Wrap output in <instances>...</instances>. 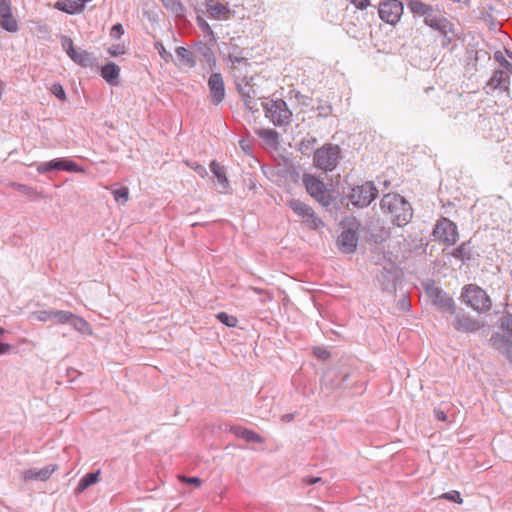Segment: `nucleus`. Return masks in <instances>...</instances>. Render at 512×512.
<instances>
[{"mask_svg": "<svg viewBox=\"0 0 512 512\" xmlns=\"http://www.w3.org/2000/svg\"><path fill=\"white\" fill-rule=\"evenodd\" d=\"M381 210L391 217V221L401 227L412 218L411 205L399 194L388 193L380 201Z\"/></svg>", "mask_w": 512, "mask_h": 512, "instance_id": "f257e3e1", "label": "nucleus"}, {"mask_svg": "<svg viewBox=\"0 0 512 512\" xmlns=\"http://www.w3.org/2000/svg\"><path fill=\"white\" fill-rule=\"evenodd\" d=\"M265 117L276 127L288 126L292 121V112L283 99H271L262 103Z\"/></svg>", "mask_w": 512, "mask_h": 512, "instance_id": "f03ea898", "label": "nucleus"}, {"mask_svg": "<svg viewBox=\"0 0 512 512\" xmlns=\"http://www.w3.org/2000/svg\"><path fill=\"white\" fill-rule=\"evenodd\" d=\"M342 225V232L337 240L338 247L344 253H352L357 247L360 224L355 218H347Z\"/></svg>", "mask_w": 512, "mask_h": 512, "instance_id": "7ed1b4c3", "label": "nucleus"}, {"mask_svg": "<svg viewBox=\"0 0 512 512\" xmlns=\"http://www.w3.org/2000/svg\"><path fill=\"white\" fill-rule=\"evenodd\" d=\"M339 158V147L333 144H325L314 152L313 163L317 168L328 172L336 168Z\"/></svg>", "mask_w": 512, "mask_h": 512, "instance_id": "20e7f679", "label": "nucleus"}, {"mask_svg": "<svg viewBox=\"0 0 512 512\" xmlns=\"http://www.w3.org/2000/svg\"><path fill=\"white\" fill-rule=\"evenodd\" d=\"M463 301L478 312H486L491 308V299L487 293L476 285H467L462 292Z\"/></svg>", "mask_w": 512, "mask_h": 512, "instance_id": "39448f33", "label": "nucleus"}, {"mask_svg": "<svg viewBox=\"0 0 512 512\" xmlns=\"http://www.w3.org/2000/svg\"><path fill=\"white\" fill-rule=\"evenodd\" d=\"M378 194V190L373 182H364L361 185L354 186L349 194L350 202L356 207H367Z\"/></svg>", "mask_w": 512, "mask_h": 512, "instance_id": "423d86ee", "label": "nucleus"}, {"mask_svg": "<svg viewBox=\"0 0 512 512\" xmlns=\"http://www.w3.org/2000/svg\"><path fill=\"white\" fill-rule=\"evenodd\" d=\"M303 184L309 195L315 198L321 205L328 206L331 202V197L326 190L325 184L311 174L303 175Z\"/></svg>", "mask_w": 512, "mask_h": 512, "instance_id": "0eeeda50", "label": "nucleus"}, {"mask_svg": "<svg viewBox=\"0 0 512 512\" xmlns=\"http://www.w3.org/2000/svg\"><path fill=\"white\" fill-rule=\"evenodd\" d=\"M289 208L303 221L313 229H318L324 225L323 221L316 216L313 209L299 199H291L288 201Z\"/></svg>", "mask_w": 512, "mask_h": 512, "instance_id": "6e6552de", "label": "nucleus"}, {"mask_svg": "<svg viewBox=\"0 0 512 512\" xmlns=\"http://www.w3.org/2000/svg\"><path fill=\"white\" fill-rule=\"evenodd\" d=\"M403 3L399 0H385L379 4V17L390 25H396L403 15Z\"/></svg>", "mask_w": 512, "mask_h": 512, "instance_id": "1a4fd4ad", "label": "nucleus"}, {"mask_svg": "<svg viewBox=\"0 0 512 512\" xmlns=\"http://www.w3.org/2000/svg\"><path fill=\"white\" fill-rule=\"evenodd\" d=\"M245 73L246 72H243L242 74H235L237 79V89L242 99L244 100L246 108L252 112H255L258 111V105L255 100L256 91Z\"/></svg>", "mask_w": 512, "mask_h": 512, "instance_id": "9d476101", "label": "nucleus"}, {"mask_svg": "<svg viewBox=\"0 0 512 512\" xmlns=\"http://www.w3.org/2000/svg\"><path fill=\"white\" fill-rule=\"evenodd\" d=\"M434 237L447 245H453L458 239V232L455 223L447 218L437 222L433 230Z\"/></svg>", "mask_w": 512, "mask_h": 512, "instance_id": "9b49d317", "label": "nucleus"}, {"mask_svg": "<svg viewBox=\"0 0 512 512\" xmlns=\"http://www.w3.org/2000/svg\"><path fill=\"white\" fill-rule=\"evenodd\" d=\"M424 23L427 26L431 27L432 29L439 31L444 36V38L447 40V42L451 41L449 34L454 33L453 25L439 11H436L433 8L432 11L429 14H427V16L425 17Z\"/></svg>", "mask_w": 512, "mask_h": 512, "instance_id": "f8f14e48", "label": "nucleus"}, {"mask_svg": "<svg viewBox=\"0 0 512 512\" xmlns=\"http://www.w3.org/2000/svg\"><path fill=\"white\" fill-rule=\"evenodd\" d=\"M425 291L431 302L439 309L453 313L455 311V304L453 299L445 293L441 288L434 284H427Z\"/></svg>", "mask_w": 512, "mask_h": 512, "instance_id": "ddd939ff", "label": "nucleus"}, {"mask_svg": "<svg viewBox=\"0 0 512 512\" xmlns=\"http://www.w3.org/2000/svg\"><path fill=\"white\" fill-rule=\"evenodd\" d=\"M52 170H65L68 172H83V169L80 168L75 162L63 158L54 159L49 162L41 163L37 167V171L39 173H47Z\"/></svg>", "mask_w": 512, "mask_h": 512, "instance_id": "4468645a", "label": "nucleus"}, {"mask_svg": "<svg viewBox=\"0 0 512 512\" xmlns=\"http://www.w3.org/2000/svg\"><path fill=\"white\" fill-rule=\"evenodd\" d=\"M211 102L215 105L221 103L225 97V85L220 73H212L208 80Z\"/></svg>", "mask_w": 512, "mask_h": 512, "instance_id": "2eb2a0df", "label": "nucleus"}, {"mask_svg": "<svg viewBox=\"0 0 512 512\" xmlns=\"http://www.w3.org/2000/svg\"><path fill=\"white\" fill-rule=\"evenodd\" d=\"M56 464H49L43 468H31L23 471L22 478L24 481H46L57 470Z\"/></svg>", "mask_w": 512, "mask_h": 512, "instance_id": "dca6fc26", "label": "nucleus"}, {"mask_svg": "<svg viewBox=\"0 0 512 512\" xmlns=\"http://www.w3.org/2000/svg\"><path fill=\"white\" fill-rule=\"evenodd\" d=\"M512 336L505 337L498 333L492 335L490 342L492 346L512 361Z\"/></svg>", "mask_w": 512, "mask_h": 512, "instance_id": "f3484780", "label": "nucleus"}, {"mask_svg": "<svg viewBox=\"0 0 512 512\" xmlns=\"http://www.w3.org/2000/svg\"><path fill=\"white\" fill-rule=\"evenodd\" d=\"M508 85V75L502 70H496L486 85L487 93H492L497 89L507 91Z\"/></svg>", "mask_w": 512, "mask_h": 512, "instance_id": "a211bd4d", "label": "nucleus"}, {"mask_svg": "<svg viewBox=\"0 0 512 512\" xmlns=\"http://www.w3.org/2000/svg\"><path fill=\"white\" fill-rule=\"evenodd\" d=\"M483 324L478 320L468 317L464 314H457L455 317L454 327L462 332H475L479 330Z\"/></svg>", "mask_w": 512, "mask_h": 512, "instance_id": "6ab92c4d", "label": "nucleus"}, {"mask_svg": "<svg viewBox=\"0 0 512 512\" xmlns=\"http://www.w3.org/2000/svg\"><path fill=\"white\" fill-rule=\"evenodd\" d=\"M231 431L235 436L244 439L246 442L252 443H263L264 439L252 430H248L243 427H233Z\"/></svg>", "mask_w": 512, "mask_h": 512, "instance_id": "aec40b11", "label": "nucleus"}, {"mask_svg": "<svg viewBox=\"0 0 512 512\" xmlns=\"http://www.w3.org/2000/svg\"><path fill=\"white\" fill-rule=\"evenodd\" d=\"M228 59L232 64L235 74H242L243 72H246L250 65L248 60L242 56V54L234 55V52H229Z\"/></svg>", "mask_w": 512, "mask_h": 512, "instance_id": "412c9836", "label": "nucleus"}, {"mask_svg": "<svg viewBox=\"0 0 512 512\" xmlns=\"http://www.w3.org/2000/svg\"><path fill=\"white\" fill-rule=\"evenodd\" d=\"M100 471L87 473L85 474L79 481L77 487L75 488V493L80 494L85 491L91 485L96 484L99 481Z\"/></svg>", "mask_w": 512, "mask_h": 512, "instance_id": "4be33fe9", "label": "nucleus"}, {"mask_svg": "<svg viewBox=\"0 0 512 512\" xmlns=\"http://www.w3.org/2000/svg\"><path fill=\"white\" fill-rule=\"evenodd\" d=\"M256 134L265 141L266 144L276 147L279 143V133L271 128L257 129Z\"/></svg>", "mask_w": 512, "mask_h": 512, "instance_id": "5701e85b", "label": "nucleus"}, {"mask_svg": "<svg viewBox=\"0 0 512 512\" xmlns=\"http://www.w3.org/2000/svg\"><path fill=\"white\" fill-rule=\"evenodd\" d=\"M407 7L415 16H422L424 18L433 9L432 6L425 4L421 0H410L407 3Z\"/></svg>", "mask_w": 512, "mask_h": 512, "instance_id": "b1692460", "label": "nucleus"}, {"mask_svg": "<svg viewBox=\"0 0 512 512\" xmlns=\"http://www.w3.org/2000/svg\"><path fill=\"white\" fill-rule=\"evenodd\" d=\"M119 73V67L112 62L107 63L101 69V76L112 85L116 84V80L119 77Z\"/></svg>", "mask_w": 512, "mask_h": 512, "instance_id": "393cba45", "label": "nucleus"}, {"mask_svg": "<svg viewBox=\"0 0 512 512\" xmlns=\"http://www.w3.org/2000/svg\"><path fill=\"white\" fill-rule=\"evenodd\" d=\"M69 325L82 334L92 335L93 333L91 325L78 315L73 314Z\"/></svg>", "mask_w": 512, "mask_h": 512, "instance_id": "a878e982", "label": "nucleus"}, {"mask_svg": "<svg viewBox=\"0 0 512 512\" xmlns=\"http://www.w3.org/2000/svg\"><path fill=\"white\" fill-rule=\"evenodd\" d=\"M69 57L72 61H74L76 64L82 67H88L92 64L91 55L87 51L82 49H76L74 53L69 55Z\"/></svg>", "mask_w": 512, "mask_h": 512, "instance_id": "bb28decb", "label": "nucleus"}, {"mask_svg": "<svg viewBox=\"0 0 512 512\" xmlns=\"http://www.w3.org/2000/svg\"><path fill=\"white\" fill-rule=\"evenodd\" d=\"M175 52L177 57L181 61V64L189 68H193L196 65L193 53L185 47H177Z\"/></svg>", "mask_w": 512, "mask_h": 512, "instance_id": "cd10ccee", "label": "nucleus"}, {"mask_svg": "<svg viewBox=\"0 0 512 512\" xmlns=\"http://www.w3.org/2000/svg\"><path fill=\"white\" fill-rule=\"evenodd\" d=\"M163 6L176 17H183L185 8L180 0H161Z\"/></svg>", "mask_w": 512, "mask_h": 512, "instance_id": "c85d7f7f", "label": "nucleus"}, {"mask_svg": "<svg viewBox=\"0 0 512 512\" xmlns=\"http://www.w3.org/2000/svg\"><path fill=\"white\" fill-rule=\"evenodd\" d=\"M0 26L10 33H15L19 30L18 22L13 14L0 16Z\"/></svg>", "mask_w": 512, "mask_h": 512, "instance_id": "c756f323", "label": "nucleus"}, {"mask_svg": "<svg viewBox=\"0 0 512 512\" xmlns=\"http://www.w3.org/2000/svg\"><path fill=\"white\" fill-rule=\"evenodd\" d=\"M210 168L212 173L217 178L218 183L222 186L223 189H226L228 186V179L225 175L224 168L220 166L216 161H212L210 163Z\"/></svg>", "mask_w": 512, "mask_h": 512, "instance_id": "7c9ffc66", "label": "nucleus"}, {"mask_svg": "<svg viewBox=\"0 0 512 512\" xmlns=\"http://www.w3.org/2000/svg\"><path fill=\"white\" fill-rule=\"evenodd\" d=\"M206 8L208 13L213 17H219L220 15L224 14L225 11L227 10L226 6L215 0H207Z\"/></svg>", "mask_w": 512, "mask_h": 512, "instance_id": "2f4dec72", "label": "nucleus"}, {"mask_svg": "<svg viewBox=\"0 0 512 512\" xmlns=\"http://www.w3.org/2000/svg\"><path fill=\"white\" fill-rule=\"evenodd\" d=\"M111 193L118 204H125L129 199V190L127 187H112Z\"/></svg>", "mask_w": 512, "mask_h": 512, "instance_id": "473e14b6", "label": "nucleus"}, {"mask_svg": "<svg viewBox=\"0 0 512 512\" xmlns=\"http://www.w3.org/2000/svg\"><path fill=\"white\" fill-rule=\"evenodd\" d=\"M195 52L201 56L205 61L210 62L213 59L212 49L205 43L199 42L194 47Z\"/></svg>", "mask_w": 512, "mask_h": 512, "instance_id": "72a5a7b5", "label": "nucleus"}, {"mask_svg": "<svg viewBox=\"0 0 512 512\" xmlns=\"http://www.w3.org/2000/svg\"><path fill=\"white\" fill-rule=\"evenodd\" d=\"M73 313L65 310H54L53 322L56 324H69Z\"/></svg>", "mask_w": 512, "mask_h": 512, "instance_id": "f704fd0d", "label": "nucleus"}, {"mask_svg": "<svg viewBox=\"0 0 512 512\" xmlns=\"http://www.w3.org/2000/svg\"><path fill=\"white\" fill-rule=\"evenodd\" d=\"M470 247H469V244L468 243H462L459 247H457L452 255L453 257H455L456 259H459L461 261H464L466 259H469L470 257Z\"/></svg>", "mask_w": 512, "mask_h": 512, "instance_id": "c9c22d12", "label": "nucleus"}, {"mask_svg": "<svg viewBox=\"0 0 512 512\" xmlns=\"http://www.w3.org/2000/svg\"><path fill=\"white\" fill-rule=\"evenodd\" d=\"M53 315H54V310L49 309V310L36 311L32 314V317L40 322H48V321L53 322Z\"/></svg>", "mask_w": 512, "mask_h": 512, "instance_id": "e433bc0d", "label": "nucleus"}, {"mask_svg": "<svg viewBox=\"0 0 512 512\" xmlns=\"http://www.w3.org/2000/svg\"><path fill=\"white\" fill-rule=\"evenodd\" d=\"M216 317L227 327H235L237 325V318L225 312H219Z\"/></svg>", "mask_w": 512, "mask_h": 512, "instance_id": "4c0bfd02", "label": "nucleus"}, {"mask_svg": "<svg viewBox=\"0 0 512 512\" xmlns=\"http://www.w3.org/2000/svg\"><path fill=\"white\" fill-rule=\"evenodd\" d=\"M317 139L315 137H307L304 138L299 145V150L302 154H307L310 150L313 149L316 144Z\"/></svg>", "mask_w": 512, "mask_h": 512, "instance_id": "58836bf2", "label": "nucleus"}, {"mask_svg": "<svg viewBox=\"0 0 512 512\" xmlns=\"http://www.w3.org/2000/svg\"><path fill=\"white\" fill-rule=\"evenodd\" d=\"M382 277L384 279L383 282L381 283L383 289L389 290V289L393 288L394 278H395L393 272L390 270L384 271L382 273Z\"/></svg>", "mask_w": 512, "mask_h": 512, "instance_id": "ea45409f", "label": "nucleus"}, {"mask_svg": "<svg viewBox=\"0 0 512 512\" xmlns=\"http://www.w3.org/2000/svg\"><path fill=\"white\" fill-rule=\"evenodd\" d=\"M494 59L499 62V64L505 68L508 72L512 73V64L506 60L503 53L501 51H497L494 53Z\"/></svg>", "mask_w": 512, "mask_h": 512, "instance_id": "a19ab883", "label": "nucleus"}, {"mask_svg": "<svg viewBox=\"0 0 512 512\" xmlns=\"http://www.w3.org/2000/svg\"><path fill=\"white\" fill-rule=\"evenodd\" d=\"M439 498L445 499V500H449V501H453V502L458 503V504H461L463 502L460 493L458 491H455V490L443 493L442 495L439 496Z\"/></svg>", "mask_w": 512, "mask_h": 512, "instance_id": "79ce46f5", "label": "nucleus"}, {"mask_svg": "<svg viewBox=\"0 0 512 512\" xmlns=\"http://www.w3.org/2000/svg\"><path fill=\"white\" fill-rule=\"evenodd\" d=\"M61 45H62L63 50L67 53L68 56L70 54L74 53V51L76 50L74 48L72 39L68 36L61 37Z\"/></svg>", "mask_w": 512, "mask_h": 512, "instance_id": "37998d69", "label": "nucleus"}, {"mask_svg": "<svg viewBox=\"0 0 512 512\" xmlns=\"http://www.w3.org/2000/svg\"><path fill=\"white\" fill-rule=\"evenodd\" d=\"M501 328L505 330L509 336H512V315L506 314L501 318Z\"/></svg>", "mask_w": 512, "mask_h": 512, "instance_id": "c03bdc74", "label": "nucleus"}, {"mask_svg": "<svg viewBox=\"0 0 512 512\" xmlns=\"http://www.w3.org/2000/svg\"><path fill=\"white\" fill-rule=\"evenodd\" d=\"M198 26L202 29L204 33L211 37V40L215 41L214 32L209 26V24L201 17L197 18Z\"/></svg>", "mask_w": 512, "mask_h": 512, "instance_id": "a18cd8bd", "label": "nucleus"}, {"mask_svg": "<svg viewBox=\"0 0 512 512\" xmlns=\"http://www.w3.org/2000/svg\"><path fill=\"white\" fill-rule=\"evenodd\" d=\"M12 14V5L9 0H0V16Z\"/></svg>", "mask_w": 512, "mask_h": 512, "instance_id": "49530a36", "label": "nucleus"}, {"mask_svg": "<svg viewBox=\"0 0 512 512\" xmlns=\"http://www.w3.org/2000/svg\"><path fill=\"white\" fill-rule=\"evenodd\" d=\"M51 92L60 100H65L66 99V94H65V91L62 87V85L60 84H53L52 88H51Z\"/></svg>", "mask_w": 512, "mask_h": 512, "instance_id": "de8ad7c7", "label": "nucleus"}, {"mask_svg": "<svg viewBox=\"0 0 512 512\" xmlns=\"http://www.w3.org/2000/svg\"><path fill=\"white\" fill-rule=\"evenodd\" d=\"M156 48L159 52V55L162 57V59H164L166 62L169 61V59L171 58V54L165 49L163 44L156 43Z\"/></svg>", "mask_w": 512, "mask_h": 512, "instance_id": "09e8293b", "label": "nucleus"}, {"mask_svg": "<svg viewBox=\"0 0 512 512\" xmlns=\"http://www.w3.org/2000/svg\"><path fill=\"white\" fill-rule=\"evenodd\" d=\"M124 33L123 26L121 24H116L111 29V36L114 38H120Z\"/></svg>", "mask_w": 512, "mask_h": 512, "instance_id": "8fccbe9b", "label": "nucleus"}, {"mask_svg": "<svg viewBox=\"0 0 512 512\" xmlns=\"http://www.w3.org/2000/svg\"><path fill=\"white\" fill-rule=\"evenodd\" d=\"M191 168L197 173L199 174L201 177H205L207 175V170L204 166L200 165V164H193L191 166Z\"/></svg>", "mask_w": 512, "mask_h": 512, "instance_id": "3c124183", "label": "nucleus"}, {"mask_svg": "<svg viewBox=\"0 0 512 512\" xmlns=\"http://www.w3.org/2000/svg\"><path fill=\"white\" fill-rule=\"evenodd\" d=\"M180 479H181L182 482L194 484L196 486H200V484H201V480L198 477H185V476H181Z\"/></svg>", "mask_w": 512, "mask_h": 512, "instance_id": "603ef678", "label": "nucleus"}, {"mask_svg": "<svg viewBox=\"0 0 512 512\" xmlns=\"http://www.w3.org/2000/svg\"><path fill=\"white\" fill-rule=\"evenodd\" d=\"M124 51H123V48L120 46V45H113L110 49H109V53L111 56L113 57H116L120 54H122Z\"/></svg>", "mask_w": 512, "mask_h": 512, "instance_id": "864d4df0", "label": "nucleus"}, {"mask_svg": "<svg viewBox=\"0 0 512 512\" xmlns=\"http://www.w3.org/2000/svg\"><path fill=\"white\" fill-rule=\"evenodd\" d=\"M352 3L359 9H365L369 5V0H352Z\"/></svg>", "mask_w": 512, "mask_h": 512, "instance_id": "5fc2aeb1", "label": "nucleus"}, {"mask_svg": "<svg viewBox=\"0 0 512 512\" xmlns=\"http://www.w3.org/2000/svg\"><path fill=\"white\" fill-rule=\"evenodd\" d=\"M434 414H435L436 419H438L440 421H446V419H447L445 412L440 409H435Z\"/></svg>", "mask_w": 512, "mask_h": 512, "instance_id": "6e6d98bb", "label": "nucleus"}, {"mask_svg": "<svg viewBox=\"0 0 512 512\" xmlns=\"http://www.w3.org/2000/svg\"><path fill=\"white\" fill-rule=\"evenodd\" d=\"M319 116L321 117H327L330 113H331V107L330 106H327V107H319Z\"/></svg>", "mask_w": 512, "mask_h": 512, "instance_id": "4d7b16f0", "label": "nucleus"}, {"mask_svg": "<svg viewBox=\"0 0 512 512\" xmlns=\"http://www.w3.org/2000/svg\"><path fill=\"white\" fill-rule=\"evenodd\" d=\"M303 481L308 485H313L321 481L320 477H305Z\"/></svg>", "mask_w": 512, "mask_h": 512, "instance_id": "13d9d810", "label": "nucleus"}, {"mask_svg": "<svg viewBox=\"0 0 512 512\" xmlns=\"http://www.w3.org/2000/svg\"><path fill=\"white\" fill-rule=\"evenodd\" d=\"M10 349V344L0 342V355L6 354Z\"/></svg>", "mask_w": 512, "mask_h": 512, "instance_id": "bf43d9fd", "label": "nucleus"}, {"mask_svg": "<svg viewBox=\"0 0 512 512\" xmlns=\"http://www.w3.org/2000/svg\"><path fill=\"white\" fill-rule=\"evenodd\" d=\"M316 355H317L319 358H321V359H325V358H327V357H328V352H327V351H325V350L318 349V350L316 351Z\"/></svg>", "mask_w": 512, "mask_h": 512, "instance_id": "052dcab7", "label": "nucleus"}, {"mask_svg": "<svg viewBox=\"0 0 512 512\" xmlns=\"http://www.w3.org/2000/svg\"><path fill=\"white\" fill-rule=\"evenodd\" d=\"M294 419V414L292 413H289V414H285L282 416V421L283 422H290Z\"/></svg>", "mask_w": 512, "mask_h": 512, "instance_id": "680f3d73", "label": "nucleus"}, {"mask_svg": "<svg viewBox=\"0 0 512 512\" xmlns=\"http://www.w3.org/2000/svg\"><path fill=\"white\" fill-rule=\"evenodd\" d=\"M239 145H240V147H241L244 151H248V149H249V144H248V142H247L246 140H243V139H242V140H240V141H239Z\"/></svg>", "mask_w": 512, "mask_h": 512, "instance_id": "e2e57ef3", "label": "nucleus"}, {"mask_svg": "<svg viewBox=\"0 0 512 512\" xmlns=\"http://www.w3.org/2000/svg\"><path fill=\"white\" fill-rule=\"evenodd\" d=\"M229 52H234V55L242 54L236 46H234Z\"/></svg>", "mask_w": 512, "mask_h": 512, "instance_id": "0e129e2a", "label": "nucleus"}, {"mask_svg": "<svg viewBox=\"0 0 512 512\" xmlns=\"http://www.w3.org/2000/svg\"><path fill=\"white\" fill-rule=\"evenodd\" d=\"M4 333H5V330H4L2 327H0V337H1Z\"/></svg>", "mask_w": 512, "mask_h": 512, "instance_id": "69168bd1", "label": "nucleus"}, {"mask_svg": "<svg viewBox=\"0 0 512 512\" xmlns=\"http://www.w3.org/2000/svg\"><path fill=\"white\" fill-rule=\"evenodd\" d=\"M407 306V303L405 301V299L403 300V303H402V307H406Z\"/></svg>", "mask_w": 512, "mask_h": 512, "instance_id": "338daca9", "label": "nucleus"}, {"mask_svg": "<svg viewBox=\"0 0 512 512\" xmlns=\"http://www.w3.org/2000/svg\"><path fill=\"white\" fill-rule=\"evenodd\" d=\"M347 377H348V375L343 376L342 377V382L346 381Z\"/></svg>", "mask_w": 512, "mask_h": 512, "instance_id": "774afa93", "label": "nucleus"}]
</instances>
